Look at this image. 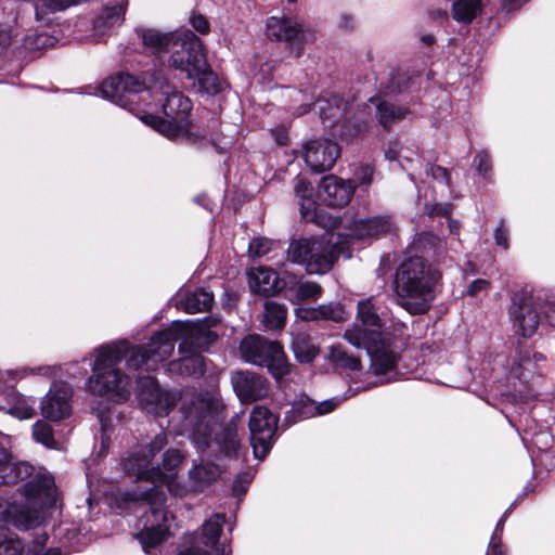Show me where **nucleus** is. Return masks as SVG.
Returning a JSON list of instances; mask_svg holds the SVG:
<instances>
[{"label": "nucleus", "instance_id": "nucleus-29", "mask_svg": "<svg viewBox=\"0 0 555 555\" xmlns=\"http://www.w3.org/2000/svg\"><path fill=\"white\" fill-rule=\"evenodd\" d=\"M127 5L128 0H121L117 4L105 7L94 22V29L104 34L114 27L120 26L125 21Z\"/></svg>", "mask_w": 555, "mask_h": 555}, {"label": "nucleus", "instance_id": "nucleus-48", "mask_svg": "<svg viewBox=\"0 0 555 555\" xmlns=\"http://www.w3.org/2000/svg\"><path fill=\"white\" fill-rule=\"evenodd\" d=\"M189 22L194 30L201 35H207L210 31V24L207 17L201 13L192 12Z\"/></svg>", "mask_w": 555, "mask_h": 555}, {"label": "nucleus", "instance_id": "nucleus-11", "mask_svg": "<svg viewBox=\"0 0 555 555\" xmlns=\"http://www.w3.org/2000/svg\"><path fill=\"white\" fill-rule=\"evenodd\" d=\"M169 65L195 80L196 74L206 68V53L202 40L191 30H180L169 56Z\"/></svg>", "mask_w": 555, "mask_h": 555}, {"label": "nucleus", "instance_id": "nucleus-41", "mask_svg": "<svg viewBox=\"0 0 555 555\" xmlns=\"http://www.w3.org/2000/svg\"><path fill=\"white\" fill-rule=\"evenodd\" d=\"M293 349L297 360L301 363L311 362L319 353L318 348L304 337H296Z\"/></svg>", "mask_w": 555, "mask_h": 555}, {"label": "nucleus", "instance_id": "nucleus-50", "mask_svg": "<svg viewBox=\"0 0 555 555\" xmlns=\"http://www.w3.org/2000/svg\"><path fill=\"white\" fill-rule=\"evenodd\" d=\"M490 288V282L485 279H477L473 281L466 291V294L472 297H476L481 293H487Z\"/></svg>", "mask_w": 555, "mask_h": 555}, {"label": "nucleus", "instance_id": "nucleus-52", "mask_svg": "<svg viewBox=\"0 0 555 555\" xmlns=\"http://www.w3.org/2000/svg\"><path fill=\"white\" fill-rule=\"evenodd\" d=\"M373 172L374 169L370 165H361L356 172V177L360 184L370 185L373 181Z\"/></svg>", "mask_w": 555, "mask_h": 555}, {"label": "nucleus", "instance_id": "nucleus-60", "mask_svg": "<svg viewBox=\"0 0 555 555\" xmlns=\"http://www.w3.org/2000/svg\"><path fill=\"white\" fill-rule=\"evenodd\" d=\"M287 109L291 111L296 116H301L309 112L310 105L308 103H301L299 106H295L293 104H289L287 106Z\"/></svg>", "mask_w": 555, "mask_h": 555}, {"label": "nucleus", "instance_id": "nucleus-35", "mask_svg": "<svg viewBox=\"0 0 555 555\" xmlns=\"http://www.w3.org/2000/svg\"><path fill=\"white\" fill-rule=\"evenodd\" d=\"M481 9L482 0H456L452 5V17L459 23L469 24Z\"/></svg>", "mask_w": 555, "mask_h": 555}, {"label": "nucleus", "instance_id": "nucleus-21", "mask_svg": "<svg viewBox=\"0 0 555 555\" xmlns=\"http://www.w3.org/2000/svg\"><path fill=\"white\" fill-rule=\"evenodd\" d=\"M320 188L322 199L328 206L344 207L350 202L356 185L350 180L328 175L322 179Z\"/></svg>", "mask_w": 555, "mask_h": 555}, {"label": "nucleus", "instance_id": "nucleus-57", "mask_svg": "<svg viewBox=\"0 0 555 555\" xmlns=\"http://www.w3.org/2000/svg\"><path fill=\"white\" fill-rule=\"evenodd\" d=\"M283 95L287 96L293 102H302L307 98L306 94L301 90L291 88V87H287L284 90Z\"/></svg>", "mask_w": 555, "mask_h": 555}, {"label": "nucleus", "instance_id": "nucleus-1", "mask_svg": "<svg viewBox=\"0 0 555 555\" xmlns=\"http://www.w3.org/2000/svg\"><path fill=\"white\" fill-rule=\"evenodd\" d=\"M96 94L128 109L167 139L177 140L189 133L191 100L154 75L147 82L130 74L111 76Z\"/></svg>", "mask_w": 555, "mask_h": 555}, {"label": "nucleus", "instance_id": "nucleus-38", "mask_svg": "<svg viewBox=\"0 0 555 555\" xmlns=\"http://www.w3.org/2000/svg\"><path fill=\"white\" fill-rule=\"evenodd\" d=\"M31 435L37 443H40L48 449H61V443L54 438L52 426L43 420H39L33 425Z\"/></svg>", "mask_w": 555, "mask_h": 555}, {"label": "nucleus", "instance_id": "nucleus-53", "mask_svg": "<svg viewBox=\"0 0 555 555\" xmlns=\"http://www.w3.org/2000/svg\"><path fill=\"white\" fill-rule=\"evenodd\" d=\"M251 481V475L244 473L238 475L237 479L233 483L232 491L235 495H243L246 492V487Z\"/></svg>", "mask_w": 555, "mask_h": 555}, {"label": "nucleus", "instance_id": "nucleus-18", "mask_svg": "<svg viewBox=\"0 0 555 555\" xmlns=\"http://www.w3.org/2000/svg\"><path fill=\"white\" fill-rule=\"evenodd\" d=\"M73 389L69 384L54 382L40 400V412L44 420L60 422L70 416Z\"/></svg>", "mask_w": 555, "mask_h": 555}, {"label": "nucleus", "instance_id": "nucleus-30", "mask_svg": "<svg viewBox=\"0 0 555 555\" xmlns=\"http://www.w3.org/2000/svg\"><path fill=\"white\" fill-rule=\"evenodd\" d=\"M14 4L12 0L0 3V49L9 47L16 35L14 28L17 14Z\"/></svg>", "mask_w": 555, "mask_h": 555}, {"label": "nucleus", "instance_id": "nucleus-15", "mask_svg": "<svg viewBox=\"0 0 555 555\" xmlns=\"http://www.w3.org/2000/svg\"><path fill=\"white\" fill-rule=\"evenodd\" d=\"M278 417L266 406L257 405L249 416L250 444L256 459L262 460L272 447Z\"/></svg>", "mask_w": 555, "mask_h": 555}, {"label": "nucleus", "instance_id": "nucleus-59", "mask_svg": "<svg viewBox=\"0 0 555 555\" xmlns=\"http://www.w3.org/2000/svg\"><path fill=\"white\" fill-rule=\"evenodd\" d=\"M546 322L555 328V304H548L544 310Z\"/></svg>", "mask_w": 555, "mask_h": 555}, {"label": "nucleus", "instance_id": "nucleus-4", "mask_svg": "<svg viewBox=\"0 0 555 555\" xmlns=\"http://www.w3.org/2000/svg\"><path fill=\"white\" fill-rule=\"evenodd\" d=\"M179 331V324L171 330H162L143 346L121 339L95 348L92 352V375L87 380L88 390L114 402L126 401L130 397V379L117 365L125 359L129 370L156 371L171 357Z\"/></svg>", "mask_w": 555, "mask_h": 555}, {"label": "nucleus", "instance_id": "nucleus-5", "mask_svg": "<svg viewBox=\"0 0 555 555\" xmlns=\"http://www.w3.org/2000/svg\"><path fill=\"white\" fill-rule=\"evenodd\" d=\"M27 478L29 480L18 489L24 502H9L0 496V527L12 525L18 530L35 528L44 521L48 509L56 505L57 490L48 470L39 468L35 473L31 466Z\"/></svg>", "mask_w": 555, "mask_h": 555}, {"label": "nucleus", "instance_id": "nucleus-31", "mask_svg": "<svg viewBox=\"0 0 555 555\" xmlns=\"http://www.w3.org/2000/svg\"><path fill=\"white\" fill-rule=\"evenodd\" d=\"M214 304V294L204 288L189 292L180 300L179 307L188 313L207 311Z\"/></svg>", "mask_w": 555, "mask_h": 555}, {"label": "nucleus", "instance_id": "nucleus-22", "mask_svg": "<svg viewBox=\"0 0 555 555\" xmlns=\"http://www.w3.org/2000/svg\"><path fill=\"white\" fill-rule=\"evenodd\" d=\"M137 34L146 51L160 55L171 51L180 30L164 33L155 28H140Z\"/></svg>", "mask_w": 555, "mask_h": 555}, {"label": "nucleus", "instance_id": "nucleus-32", "mask_svg": "<svg viewBox=\"0 0 555 555\" xmlns=\"http://www.w3.org/2000/svg\"><path fill=\"white\" fill-rule=\"evenodd\" d=\"M225 517L223 514H214L208 520H206L202 528V538L206 546L215 548L217 555L224 553V546H219L218 541L222 527L224 525Z\"/></svg>", "mask_w": 555, "mask_h": 555}, {"label": "nucleus", "instance_id": "nucleus-51", "mask_svg": "<svg viewBox=\"0 0 555 555\" xmlns=\"http://www.w3.org/2000/svg\"><path fill=\"white\" fill-rule=\"evenodd\" d=\"M426 173L428 176H431L434 180H437L439 182H442L444 184H449L450 181V175L448 170L444 167L438 166V165H430Z\"/></svg>", "mask_w": 555, "mask_h": 555}, {"label": "nucleus", "instance_id": "nucleus-13", "mask_svg": "<svg viewBox=\"0 0 555 555\" xmlns=\"http://www.w3.org/2000/svg\"><path fill=\"white\" fill-rule=\"evenodd\" d=\"M185 390H196L195 388H184L179 397L176 392L163 390L157 380L153 376H139L138 377V401L142 410L155 416H165L169 413L170 409L177 403L179 399L182 403L181 397ZM202 393H210L209 391H202ZM181 406L179 408V413Z\"/></svg>", "mask_w": 555, "mask_h": 555}, {"label": "nucleus", "instance_id": "nucleus-25", "mask_svg": "<svg viewBox=\"0 0 555 555\" xmlns=\"http://www.w3.org/2000/svg\"><path fill=\"white\" fill-rule=\"evenodd\" d=\"M300 208L301 217L307 222L321 224L322 217L319 214V207L314 199V190L312 184L306 179L298 178L294 188Z\"/></svg>", "mask_w": 555, "mask_h": 555}, {"label": "nucleus", "instance_id": "nucleus-47", "mask_svg": "<svg viewBox=\"0 0 555 555\" xmlns=\"http://www.w3.org/2000/svg\"><path fill=\"white\" fill-rule=\"evenodd\" d=\"M23 542L20 539H5L0 542V555H22Z\"/></svg>", "mask_w": 555, "mask_h": 555}, {"label": "nucleus", "instance_id": "nucleus-39", "mask_svg": "<svg viewBox=\"0 0 555 555\" xmlns=\"http://www.w3.org/2000/svg\"><path fill=\"white\" fill-rule=\"evenodd\" d=\"M195 79L198 80L199 90L208 95H215L225 87V82L209 68L207 62L206 68L196 74Z\"/></svg>", "mask_w": 555, "mask_h": 555}, {"label": "nucleus", "instance_id": "nucleus-54", "mask_svg": "<svg viewBox=\"0 0 555 555\" xmlns=\"http://www.w3.org/2000/svg\"><path fill=\"white\" fill-rule=\"evenodd\" d=\"M451 211V205L449 204H435L433 206H426V212L429 216H447Z\"/></svg>", "mask_w": 555, "mask_h": 555}, {"label": "nucleus", "instance_id": "nucleus-7", "mask_svg": "<svg viewBox=\"0 0 555 555\" xmlns=\"http://www.w3.org/2000/svg\"><path fill=\"white\" fill-rule=\"evenodd\" d=\"M441 273L422 257H410L396 271L397 304L411 314L428 311L435 298L434 288Z\"/></svg>", "mask_w": 555, "mask_h": 555}, {"label": "nucleus", "instance_id": "nucleus-61", "mask_svg": "<svg viewBox=\"0 0 555 555\" xmlns=\"http://www.w3.org/2000/svg\"><path fill=\"white\" fill-rule=\"evenodd\" d=\"M178 555H211L209 552L199 547H188L178 553Z\"/></svg>", "mask_w": 555, "mask_h": 555}, {"label": "nucleus", "instance_id": "nucleus-10", "mask_svg": "<svg viewBox=\"0 0 555 555\" xmlns=\"http://www.w3.org/2000/svg\"><path fill=\"white\" fill-rule=\"evenodd\" d=\"M240 352L245 362L267 367L275 379H281L289 372L282 346L260 335L246 336L241 341Z\"/></svg>", "mask_w": 555, "mask_h": 555}, {"label": "nucleus", "instance_id": "nucleus-56", "mask_svg": "<svg viewBox=\"0 0 555 555\" xmlns=\"http://www.w3.org/2000/svg\"><path fill=\"white\" fill-rule=\"evenodd\" d=\"M508 513H509V509L505 511L504 514L502 515V517L500 518V520L498 521V524H496V526L494 528V531H493V533L491 535L492 540L501 541L504 524H505V521L507 519Z\"/></svg>", "mask_w": 555, "mask_h": 555}, {"label": "nucleus", "instance_id": "nucleus-27", "mask_svg": "<svg viewBox=\"0 0 555 555\" xmlns=\"http://www.w3.org/2000/svg\"><path fill=\"white\" fill-rule=\"evenodd\" d=\"M344 399H346V397H344L343 399L335 397L324 400L317 404L309 397L302 395L295 402L293 409L295 413L299 416V418H310L317 415H324L334 411Z\"/></svg>", "mask_w": 555, "mask_h": 555}, {"label": "nucleus", "instance_id": "nucleus-3", "mask_svg": "<svg viewBox=\"0 0 555 555\" xmlns=\"http://www.w3.org/2000/svg\"><path fill=\"white\" fill-rule=\"evenodd\" d=\"M181 400L180 434L188 435L202 455V463L189 470L193 491L197 492L220 476L222 468L214 460L237 457L241 439L234 420L218 429L212 425V421L223 408L216 393L185 390Z\"/></svg>", "mask_w": 555, "mask_h": 555}, {"label": "nucleus", "instance_id": "nucleus-17", "mask_svg": "<svg viewBox=\"0 0 555 555\" xmlns=\"http://www.w3.org/2000/svg\"><path fill=\"white\" fill-rule=\"evenodd\" d=\"M266 28L270 39L288 42L289 53L296 57L301 55L304 42L312 38L310 30L304 29L291 17L272 16L267 21Z\"/></svg>", "mask_w": 555, "mask_h": 555}, {"label": "nucleus", "instance_id": "nucleus-28", "mask_svg": "<svg viewBox=\"0 0 555 555\" xmlns=\"http://www.w3.org/2000/svg\"><path fill=\"white\" fill-rule=\"evenodd\" d=\"M35 405V398L25 397L22 393L11 390L7 395L4 403L0 405V409L18 420H28L36 414Z\"/></svg>", "mask_w": 555, "mask_h": 555}, {"label": "nucleus", "instance_id": "nucleus-37", "mask_svg": "<svg viewBox=\"0 0 555 555\" xmlns=\"http://www.w3.org/2000/svg\"><path fill=\"white\" fill-rule=\"evenodd\" d=\"M328 360L338 369L357 371L360 369V359L349 354L341 345L331 346Z\"/></svg>", "mask_w": 555, "mask_h": 555}, {"label": "nucleus", "instance_id": "nucleus-6", "mask_svg": "<svg viewBox=\"0 0 555 555\" xmlns=\"http://www.w3.org/2000/svg\"><path fill=\"white\" fill-rule=\"evenodd\" d=\"M383 321L373 297L358 302L357 323L345 331L344 338L358 349H365L374 375H385L395 370L399 356L389 336L382 331Z\"/></svg>", "mask_w": 555, "mask_h": 555}, {"label": "nucleus", "instance_id": "nucleus-20", "mask_svg": "<svg viewBox=\"0 0 555 555\" xmlns=\"http://www.w3.org/2000/svg\"><path fill=\"white\" fill-rule=\"evenodd\" d=\"M233 389L243 403L260 400L268 395L267 380L260 375L241 371L232 375Z\"/></svg>", "mask_w": 555, "mask_h": 555}, {"label": "nucleus", "instance_id": "nucleus-19", "mask_svg": "<svg viewBox=\"0 0 555 555\" xmlns=\"http://www.w3.org/2000/svg\"><path fill=\"white\" fill-rule=\"evenodd\" d=\"M306 164L315 172L330 170L340 155L338 144L328 139L310 140L304 145Z\"/></svg>", "mask_w": 555, "mask_h": 555}, {"label": "nucleus", "instance_id": "nucleus-46", "mask_svg": "<svg viewBox=\"0 0 555 555\" xmlns=\"http://www.w3.org/2000/svg\"><path fill=\"white\" fill-rule=\"evenodd\" d=\"M474 164H475L477 172L483 179H489L491 177L492 163H491L490 156L487 152H485V151L479 152L474 158Z\"/></svg>", "mask_w": 555, "mask_h": 555}, {"label": "nucleus", "instance_id": "nucleus-58", "mask_svg": "<svg viewBox=\"0 0 555 555\" xmlns=\"http://www.w3.org/2000/svg\"><path fill=\"white\" fill-rule=\"evenodd\" d=\"M504 554H505V550H504L501 541H498V540L494 541L491 538L487 555H504Z\"/></svg>", "mask_w": 555, "mask_h": 555}, {"label": "nucleus", "instance_id": "nucleus-43", "mask_svg": "<svg viewBox=\"0 0 555 555\" xmlns=\"http://www.w3.org/2000/svg\"><path fill=\"white\" fill-rule=\"evenodd\" d=\"M55 39L44 33L28 34L24 37L23 46L28 51H37L53 47Z\"/></svg>", "mask_w": 555, "mask_h": 555}, {"label": "nucleus", "instance_id": "nucleus-44", "mask_svg": "<svg viewBox=\"0 0 555 555\" xmlns=\"http://www.w3.org/2000/svg\"><path fill=\"white\" fill-rule=\"evenodd\" d=\"M276 245H279L278 242L267 237H257L248 244V254L250 257H262L274 249Z\"/></svg>", "mask_w": 555, "mask_h": 555}, {"label": "nucleus", "instance_id": "nucleus-24", "mask_svg": "<svg viewBox=\"0 0 555 555\" xmlns=\"http://www.w3.org/2000/svg\"><path fill=\"white\" fill-rule=\"evenodd\" d=\"M509 317L514 328L524 337H531L537 332L539 313L529 304L514 301L509 308Z\"/></svg>", "mask_w": 555, "mask_h": 555}, {"label": "nucleus", "instance_id": "nucleus-26", "mask_svg": "<svg viewBox=\"0 0 555 555\" xmlns=\"http://www.w3.org/2000/svg\"><path fill=\"white\" fill-rule=\"evenodd\" d=\"M31 465L26 462H12L7 448L0 442V486L11 485L29 476Z\"/></svg>", "mask_w": 555, "mask_h": 555}, {"label": "nucleus", "instance_id": "nucleus-14", "mask_svg": "<svg viewBox=\"0 0 555 555\" xmlns=\"http://www.w3.org/2000/svg\"><path fill=\"white\" fill-rule=\"evenodd\" d=\"M544 357L531 349L518 350L512 360L507 380L513 387L514 396L520 400L533 398L530 390V382L538 374V362L543 361Z\"/></svg>", "mask_w": 555, "mask_h": 555}, {"label": "nucleus", "instance_id": "nucleus-55", "mask_svg": "<svg viewBox=\"0 0 555 555\" xmlns=\"http://www.w3.org/2000/svg\"><path fill=\"white\" fill-rule=\"evenodd\" d=\"M401 150H402V146H400L398 142H390L389 146L385 151L386 159H388L390 162L399 160L401 157Z\"/></svg>", "mask_w": 555, "mask_h": 555}, {"label": "nucleus", "instance_id": "nucleus-63", "mask_svg": "<svg viewBox=\"0 0 555 555\" xmlns=\"http://www.w3.org/2000/svg\"><path fill=\"white\" fill-rule=\"evenodd\" d=\"M218 322H219V320L217 318H212V317L206 318L204 320L203 327H206V328L214 327L217 325Z\"/></svg>", "mask_w": 555, "mask_h": 555}, {"label": "nucleus", "instance_id": "nucleus-45", "mask_svg": "<svg viewBox=\"0 0 555 555\" xmlns=\"http://www.w3.org/2000/svg\"><path fill=\"white\" fill-rule=\"evenodd\" d=\"M297 300H315L322 293L321 286L315 282H302L296 287Z\"/></svg>", "mask_w": 555, "mask_h": 555}, {"label": "nucleus", "instance_id": "nucleus-62", "mask_svg": "<svg viewBox=\"0 0 555 555\" xmlns=\"http://www.w3.org/2000/svg\"><path fill=\"white\" fill-rule=\"evenodd\" d=\"M404 149L402 147L401 150V157L399 159L400 162V166L405 169V166L403 164V162H412V157L410 155V151L406 150V153H403Z\"/></svg>", "mask_w": 555, "mask_h": 555}, {"label": "nucleus", "instance_id": "nucleus-36", "mask_svg": "<svg viewBox=\"0 0 555 555\" xmlns=\"http://www.w3.org/2000/svg\"><path fill=\"white\" fill-rule=\"evenodd\" d=\"M287 315V309L283 304L275 301H266L263 308V324L270 330H280L284 327Z\"/></svg>", "mask_w": 555, "mask_h": 555}, {"label": "nucleus", "instance_id": "nucleus-33", "mask_svg": "<svg viewBox=\"0 0 555 555\" xmlns=\"http://www.w3.org/2000/svg\"><path fill=\"white\" fill-rule=\"evenodd\" d=\"M371 102L376 107V118L378 124L385 129L389 128L396 121L404 118L409 111L406 108L397 106L387 101H379L378 99H371Z\"/></svg>", "mask_w": 555, "mask_h": 555}, {"label": "nucleus", "instance_id": "nucleus-8", "mask_svg": "<svg viewBox=\"0 0 555 555\" xmlns=\"http://www.w3.org/2000/svg\"><path fill=\"white\" fill-rule=\"evenodd\" d=\"M321 121L333 137L349 141L363 133L371 121V107L363 105L357 111L353 103L344 102L337 95L321 98L315 102Z\"/></svg>", "mask_w": 555, "mask_h": 555}, {"label": "nucleus", "instance_id": "nucleus-23", "mask_svg": "<svg viewBox=\"0 0 555 555\" xmlns=\"http://www.w3.org/2000/svg\"><path fill=\"white\" fill-rule=\"evenodd\" d=\"M248 285L253 293L270 296L281 291L285 284L274 270L258 267L248 272Z\"/></svg>", "mask_w": 555, "mask_h": 555}, {"label": "nucleus", "instance_id": "nucleus-42", "mask_svg": "<svg viewBox=\"0 0 555 555\" xmlns=\"http://www.w3.org/2000/svg\"><path fill=\"white\" fill-rule=\"evenodd\" d=\"M56 371H57V369L55 366H49V365H42V366H36V367H29V369L25 367L21 371H8L5 373L0 372V379H4V376L7 375L8 376L7 382H9V380L13 382V380H15V378L17 376L22 378L27 374L51 377V376L56 375Z\"/></svg>", "mask_w": 555, "mask_h": 555}, {"label": "nucleus", "instance_id": "nucleus-64", "mask_svg": "<svg viewBox=\"0 0 555 555\" xmlns=\"http://www.w3.org/2000/svg\"><path fill=\"white\" fill-rule=\"evenodd\" d=\"M41 555H62L60 548H49Z\"/></svg>", "mask_w": 555, "mask_h": 555}, {"label": "nucleus", "instance_id": "nucleus-40", "mask_svg": "<svg viewBox=\"0 0 555 555\" xmlns=\"http://www.w3.org/2000/svg\"><path fill=\"white\" fill-rule=\"evenodd\" d=\"M185 455L180 449L169 448L164 452L162 464L158 466L166 475H177V468L183 463Z\"/></svg>", "mask_w": 555, "mask_h": 555}, {"label": "nucleus", "instance_id": "nucleus-34", "mask_svg": "<svg viewBox=\"0 0 555 555\" xmlns=\"http://www.w3.org/2000/svg\"><path fill=\"white\" fill-rule=\"evenodd\" d=\"M296 313L305 320H332L343 321L345 319V310L340 305H321L317 309H297Z\"/></svg>", "mask_w": 555, "mask_h": 555}, {"label": "nucleus", "instance_id": "nucleus-49", "mask_svg": "<svg viewBox=\"0 0 555 555\" xmlns=\"http://www.w3.org/2000/svg\"><path fill=\"white\" fill-rule=\"evenodd\" d=\"M493 236L495 244L498 246L502 247L505 250L508 249V229L506 228L505 221L503 219L499 221L498 227L494 229Z\"/></svg>", "mask_w": 555, "mask_h": 555}, {"label": "nucleus", "instance_id": "nucleus-16", "mask_svg": "<svg viewBox=\"0 0 555 555\" xmlns=\"http://www.w3.org/2000/svg\"><path fill=\"white\" fill-rule=\"evenodd\" d=\"M396 224L390 216H374L353 221L345 232L337 231L343 246L356 241L377 240L383 235L395 232Z\"/></svg>", "mask_w": 555, "mask_h": 555}, {"label": "nucleus", "instance_id": "nucleus-9", "mask_svg": "<svg viewBox=\"0 0 555 555\" xmlns=\"http://www.w3.org/2000/svg\"><path fill=\"white\" fill-rule=\"evenodd\" d=\"M343 250L337 232H331L326 241L313 237L294 240L288 246L287 255L292 262L304 266L309 274H323L332 269Z\"/></svg>", "mask_w": 555, "mask_h": 555}, {"label": "nucleus", "instance_id": "nucleus-12", "mask_svg": "<svg viewBox=\"0 0 555 555\" xmlns=\"http://www.w3.org/2000/svg\"><path fill=\"white\" fill-rule=\"evenodd\" d=\"M176 324L181 325V331H179V337L173 345L177 340H182L179 345V352L182 357L178 361L169 363V371L177 372L182 376L199 377L205 372L204 358L195 350L201 328L190 323L175 321L167 330H171Z\"/></svg>", "mask_w": 555, "mask_h": 555}, {"label": "nucleus", "instance_id": "nucleus-2", "mask_svg": "<svg viewBox=\"0 0 555 555\" xmlns=\"http://www.w3.org/2000/svg\"><path fill=\"white\" fill-rule=\"evenodd\" d=\"M168 444V435L165 431L157 434L147 444L140 446L130 451L121 460L125 474L135 476L137 481H150L153 486L145 490H134L126 494L127 500L139 501L149 511H144V527L137 533L143 551L152 555L153 551L171 534L176 528V518L166 509L167 496L163 486L173 498H185L190 489L178 481L176 474L166 475L159 466L152 462Z\"/></svg>", "mask_w": 555, "mask_h": 555}]
</instances>
